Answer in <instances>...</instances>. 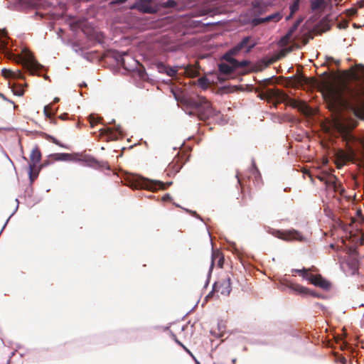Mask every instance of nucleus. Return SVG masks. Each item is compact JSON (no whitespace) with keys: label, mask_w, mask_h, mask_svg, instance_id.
<instances>
[{"label":"nucleus","mask_w":364,"mask_h":364,"mask_svg":"<svg viewBox=\"0 0 364 364\" xmlns=\"http://www.w3.org/2000/svg\"><path fill=\"white\" fill-rule=\"evenodd\" d=\"M108 55L114 59L117 63L124 69L135 71L141 80H146L149 76L144 66L127 52L110 49L108 51Z\"/></svg>","instance_id":"nucleus-1"},{"label":"nucleus","mask_w":364,"mask_h":364,"mask_svg":"<svg viewBox=\"0 0 364 364\" xmlns=\"http://www.w3.org/2000/svg\"><path fill=\"white\" fill-rule=\"evenodd\" d=\"M183 101L187 107L193 109L192 112H189V114L191 115L194 112L200 119H207L218 114V112L215 110L206 98L203 97H187L184 98Z\"/></svg>","instance_id":"nucleus-2"},{"label":"nucleus","mask_w":364,"mask_h":364,"mask_svg":"<svg viewBox=\"0 0 364 364\" xmlns=\"http://www.w3.org/2000/svg\"><path fill=\"white\" fill-rule=\"evenodd\" d=\"M49 157L55 161H74L81 163L85 166L93 168H100L105 167V163L98 161L96 158L91 155H85L82 158H72L69 153H55L49 155Z\"/></svg>","instance_id":"nucleus-3"},{"label":"nucleus","mask_w":364,"mask_h":364,"mask_svg":"<svg viewBox=\"0 0 364 364\" xmlns=\"http://www.w3.org/2000/svg\"><path fill=\"white\" fill-rule=\"evenodd\" d=\"M71 26L73 29L81 30L90 41L99 44H102L104 43V34L102 32L95 30L90 25V23L86 18H82L75 21L71 24Z\"/></svg>","instance_id":"nucleus-4"},{"label":"nucleus","mask_w":364,"mask_h":364,"mask_svg":"<svg viewBox=\"0 0 364 364\" xmlns=\"http://www.w3.org/2000/svg\"><path fill=\"white\" fill-rule=\"evenodd\" d=\"M136 182L140 187L151 191L165 190L173 184V181L164 183L160 180H153L141 176L137 177Z\"/></svg>","instance_id":"nucleus-5"},{"label":"nucleus","mask_w":364,"mask_h":364,"mask_svg":"<svg viewBox=\"0 0 364 364\" xmlns=\"http://www.w3.org/2000/svg\"><path fill=\"white\" fill-rule=\"evenodd\" d=\"M109 124H114V127H106L99 130L101 136H106L107 141H115L124 136L125 134L122 127L119 124H115V119H113Z\"/></svg>","instance_id":"nucleus-6"},{"label":"nucleus","mask_w":364,"mask_h":364,"mask_svg":"<svg viewBox=\"0 0 364 364\" xmlns=\"http://www.w3.org/2000/svg\"><path fill=\"white\" fill-rule=\"evenodd\" d=\"M23 68L31 75H43L45 67L38 63L31 54H28L23 63Z\"/></svg>","instance_id":"nucleus-7"},{"label":"nucleus","mask_w":364,"mask_h":364,"mask_svg":"<svg viewBox=\"0 0 364 364\" xmlns=\"http://www.w3.org/2000/svg\"><path fill=\"white\" fill-rule=\"evenodd\" d=\"M271 233L280 239H282L284 240L287 241H291V240H297L299 242H304L306 241V237L298 230L295 229H289L285 231L282 230H273Z\"/></svg>","instance_id":"nucleus-8"},{"label":"nucleus","mask_w":364,"mask_h":364,"mask_svg":"<svg viewBox=\"0 0 364 364\" xmlns=\"http://www.w3.org/2000/svg\"><path fill=\"white\" fill-rule=\"evenodd\" d=\"M282 18V14L280 11L274 12L264 17L251 16L249 17L245 22L251 24L252 26H257L260 24L267 23L269 22H278Z\"/></svg>","instance_id":"nucleus-9"},{"label":"nucleus","mask_w":364,"mask_h":364,"mask_svg":"<svg viewBox=\"0 0 364 364\" xmlns=\"http://www.w3.org/2000/svg\"><path fill=\"white\" fill-rule=\"evenodd\" d=\"M153 0H135L134 2L129 6V9L137 10L144 14H154L157 11L156 6L151 4Z\"/></svg>","instance_id":"nucleus-10"},{"label":"nucleus","mask_w":364,"mask_h":364,"mask_svg":"<svg viewBox=\"0 0 364 364\" xmlns=\"http://www.w3.org/2000/svg\"><path fill=\"white\" fill-rule=\"evenodd\" d=\"M302 277L309 281L313 285L318 287L323 290H328L331 287V282L321 275L306 274H303Z\"/></svg>","instance_id":"nucleus-11"},{"label":"nucleus","mask_w":364,"mask_h":364,"mask_svg":"<svg viewBox=\"0 0 364 364\" xmlns=\"http://www.w3.org/2000/svg\"><path fill=\"white\" fill-rule=\"evenodd\" d=\"M359 262V257L355 251H352L350 253H349L345 261V263L349 268L350 271V274L351 275H355L358 272Z\"/></svg>","instance_id":"nucleus-12"},{"label":"nucleus","mask_w":364,"mask_h":364,"mask_svg":"<svg viewBox=\"0 0 364 364\" xmlns=\"http://www.w3.org/2000/svg\"><path fill=\"white\" fill-rule=\"evenodd\" d=\"M278 288H279L282 291H285L286 289H289L291 291L296 292L299 294H305L308 291L307 288L302 287L299 284H293V283L289 282L286 279H281L280 284H279V286Z\"/></svg>","instance_id":"nucleus-13"},{"label":"nucleus","mask_w":364,"mask_h":364,"mask_svg":"<svg viewBox=\"0 0 364 364\" xmlns=\"http://www.w3.org/2000/svg\"><path fill=\"white\" fill-rule=\"evenodd\" d=\"M299 28V26L294 22L286 34L281 38V41L284 44L296 41L299 38V33H296Z\"/></svg>","instance_id":"nucleus-14"},{"label":"nucleus","mask_w":364,"mask_h":364,"mask_svg":"<svg viewBox=\"0 0 364 364\" xmlns=\"http://www.w3.org/2000/svg\"><path fill=\"white\" fill-rule=\"evenodd\" d=\"M268 4L264 0H253L250 11L252 16H258L266 12Z\"/></svg>","instance_id":"nucleus-15"},{"label":"nucleus","mask_w":364,"mask_h":364,"mask_svg":"<svg viewBox=\"0 0 364 364\" xmlns=\"http://www.w3.org/2000/svg\"><path fill=\"white\" fill-rule=\"evenodd\" d=\"M41 152L37 145H36L31 150L30 154V162H28V160L26 156H22V159L28 162V165H31L33 168L36 167L37 164L41 161Z\"/></svg>","instance_id":"nucleus-16"},{"label":"nucleus","mask_w":364,"mask_h":364,"mask_svg":"<svg viewBox=\"0 0 364 364\" xmlns=\"http://www.w3.org/2000/svg\"><path fill=\"white\" fill-rule=\"evenodd\" d=\"M250 40V36L242 38L239 43L232 47V50L236 51L237 53L242 50H245L246 53L250 52L255 46V43L249 44Z\"/></svg>","instance_id":"nucleus-17"},{"label":"nucleus","mask_w":364,"mask_h":364,"mask_svg":"<svg viewBox=\"0 0 364 364\" xmlns=\"http://www.w3.org/2000/svg\"><path fill=\"white\" fill-rule=\"evenodd\" d=\"M218 291H220V294L224 296H229L231 291V279L230 277H228L225 279H223L220 281L218 282Z\"/></svg>","instance_id":"nucleus-18"},{"label":"nucleus","mask_w":364,"mask_h":364,"mask_svg":"<svg viewBox=\"0 0 364 364\" xmlns=\"http://www.w3.org/2000/svg\"><path fill=\"white\" fill-rule=\"evenodd\" d=\"M318 178L323 182L326 187L329 188H333V191H338V189L343 190L340 186L337 185L331 178H330V176L328 173H323L318 176Z\"/></svg>","instance_id":"nucleus-19"},{"label":"nucleus","mask_w":364,"mask_h":364,"mask_svg":"<svg viewBox=\"0 0 364 364\" xmlns=\"http://www.w3.org/2000/svg\"><path fill=\"white\" fill-rule=\"evenodd\" d=\"M26 169L28 175L29 182L31 186L34 181L38 178L41 168L36 167L33 168L31 165H27Z\"/></svg>","instance_id":"nucleus-20"},{"label":"nucleus","mask_w":364,"mask_h":364,"mask_svg":"<svg viewBox=\"0 0 364 364\" xmlns=\"http://www.w3.org/2000/svg\"><path fill=\"white\" fill-rule=\"evenodd\" d=\"M1 73L5 76H6L7 74H9V76L14 80H24L25 77L23 73L21 70L12 71L9 69L3 68Z\"/></svg>","instance_id":"nucleus-21"},{"label":"nucleus","mask_w":364,"mask_h":364,"mask_svg":"<svg viewBox=\"0 0 364 364\" xmlns=\"http://www.w3.org/2000/svg\"><path fill=\"white\" fill-rule=\"evenodd\" d=\"M186 161L183 163H181L180 161H177L176 162L172 161L168 164V168L169 169L170 173H168V174L169 176H171V174L176 175L181 171Z\"/></svg>","instance_id":"nucleus-22"},{"label":"nucleus","mask_w":364,"mask_h":364,"mask_svg":"<svg viewBox=\"0 0 364 364\" xmlns=\"http://www.w3.org/2000/svg\"><path fill=\"white\" fill-rule=\"evenodd\" d=\"M25 86H26V84H21L15 82L11 85V91L15 95L18 97H22L24 95Z\"/></svg>","instance_id":"nucleus-23"},{"label":"nucleus","mask_w":364,"mask_h":364,"mask_svg":"<svg viewBox=\"0 0 364 364\" xmlns=\"http://www.w3.org/2000/svg\"><path fill=\"white\" fill-rule=\"evenodd\" d=\"M168 65L162 62L152 63L149 69L156 70L158 73L167 75Z\"/></svg>","instance_id":"nucleus-24"},{"label":"nucleus","mask_w":364,"mask_h":364,"mask_svg":"<svg viewBox=\"0 0 364 364\" xmlns=\"http://www.w3.org/2000/svg\"><path fill=\"white\" fill-rule=\"evenodd\" d=\"M171 336L173 337L174 341L179 346L182 347V348L184 350V352H186L193 358L196 364H200V363L196 359L192 352L177 338L176 336L173 332H171Z\"/></svg>","instance_id":"nucleus-25"},{"label":"nucleus","mask_w":364,"mask_h":364,"mask_svg":"<svg viewBox=\"0 0 364 364\" xmlns=\"http://www.w3.org/2000/svg\"><path fill=\"white\" fill-rule=\"evenodd\" d=\"M43 136L46 140H48V141L62 147V148H64L66 149H70L69 146L68 145L63 144L55 136H53L50 134H46V133H43Z\"/></svg>","instance_id":"nucleus-26"},{"label":"nucleus","mask_w":364,"mask_h":364,"mask_svg":"<svg viewBox=\"0 0 364 364\" xmlns=\"http://www.w3.org/2000/svg\"><path fill=\"white\" fill-rule=\"evenodd\" d=\"M88 119H89V122L90 123V127L92 128H94V126L95 124H105V122H104V120H103V118L100 116H99L98 114H91L89 115L88 117Z\"/></svg>","instance_id":"nucleus-27"},{"label":"nucleus","mask_w":364,"mask_h":364,"mask_svg":"<svg viewBox=\"0 0 364 364\" xmlns=\"http://www.w3.org/2000/svg\"><path fill=\"white\" fill-rule=\"evenodd\" d=\"M238 54L236 51L232 50V48L230 49L228 52L223 54V58L226 61H228L234 65L235 60H236L233 55Z\"/></svg>","instance_id":"nucleus-28"},{"label":"nucleus","mask_w":364,"mask_h":364,"mask_svg":"<svg viewBox=\"0 0 364 364\" xmlns=\"http://www.w3.org/2000/svg\"><path fill=\"white\" fill-rule=\"evenodd\" d=\"M7 48V36L5 29H0V49L4 50Z\"/></svg>","instance_id":"nucleus-29"},{"label":"nucleus","mask_w":364,"mask_h":364,"mask_svg":"<svg viewBox=\"0 0 364 364\" xmlns=\"http://www.w3.org/2000/svg\"><path fill=\"white\" fill-rule=\"evenodd\" d=\"M252 173L255 178V182L258 184L259 182L262 180V175L257 168L254 160L252 161Z\"/></svg>","instance_id":"nucleus-30"},{"label":"nucleus","mask_w":364,"mask_h":364,"mask_svg":"<svg viewBox=\"0 0 364 364\" xmlns=\"http://www.w3.org/2000/svg\"><path fill=\"white\" fill-rule=\"evenodd\" d=\"M73 48L74 49V50L79 53L83 58L87 60H90V54L88 53H84L83 50H82V48L80 47V46L78 44V43H73Z\"/></svg>","instance_id":"nucleus-31"},{"label":"nucleus","mask_w":364,"mask_h":364,"mask_svg":"<svg viewBox=\"0 0 364 364\" xmlns=\"http://www.w3.org/2000/svg\"><path fill=\"white\" fill-rule=\"evenodd\" d=\"M234 68L235 67L232 65H230L225 63H220L218 65L220 72L223 74L230 73L233 70Z\"/></svg>","instance_id":"nucleus-32"},{"label":"nucleus","mask_w":364,"mask_h":364,"mask_svg":"<svg viewBox=\"0 0 364 364\" xmlns=\"http://www.w3.org/2000/svg\"><path fill=\"white\" fill-rule=\"evenodd\" d=\"M214 266H215V259H214V257H213V255H212L211 262H210L209 270H208V274H207V279H206V281H205L204 287H203L204 289L207 288L208 286L209 285L210 279V277H211V274H212Z\"/></svg>","instance_id":"nucleus-33"},{"label":"nucleus","mask_w":364,"mask_h":364,"mask_svg":"<svg viewBox=\"0 0 364 364\" xmlns=\"http://www.w3.org/2000/svg\"><path fill=\"white\" fill-rule=\"evenodd\" d=\"M181 65H173L172 67L168 66L167 70V76L168 77H176L178 74V71L180 68H181Z\"/></svg>","instance_id":"nucleus-34"},{"label":"nucleus","mask_w":364,"mask_h":364,"mask_svg":"<svg viewBox=\"0 0 364 364\" xmlns=\"http://www.w3.org/2000/svg\"><path fill=\"white\" fill-rule=\"evenodd\" d=\"M300 8V0H292L289 4V11L295 14Z\"/></svg>","instance_id":"nucleus-35"},{"label":"nucleus","mask_w":364,"mask_h":364,"mask_svg":"<svg viewBox=\"0 0 364 364\" xmlns=\"http://www.w3.org/2000/svg\"><path fill=\"white\" fill-rule=\"evenodd\" d=\"M325 0H310V8L314 11L317 10L323 3Z\"/></svg>","instance_id":"nucleus-36"},{"label":"nucleus","mask_w":364,"mask_h":364,"mask_svg":"<svg viewBox=\"0 0 364 364\" xmlns=\"http://www.w3.org/2000/svg\"><path fill=\"white\" fill-rule=\"evenodd\" d=\"M164 6L168 9H178V4L175 0H167L164 2Z\"/></svg>","instance_id":"nucleus-37"},{"label":"nucleus","mask_w":364,"mask_h":364,"mask_svg":"<svg viewBox=\"0 0 364 364\" xmlns=\"http://www.w3.org/2000/svg\"><path fill=\"white\" fill-rule=\"evenodd\" d=\"M214 23H211V22L203 23L202 21L196 20V21H192L191 26L195 28H203L206 26L214 24Z\"/></svg>","instance_id":"nucleus-38"},{"label":"nucleus","mask_w":364,"mask_h":364,"mask_svg":"<svg viewBox=\"0 0 364 364\" xmlns=\"http://www.w3.org/2000/svg\"><path fill=\"white\" fill-rule=\"evenodd\" d=\"M218 282H214L213 288L210 292L205 296V300L209 299L213 294L214 292L218 291Z\"/></svg>","instance_id":"nucleus-39"},{"label":"nucleus","mask_w":364,"mask_h":364,"mask_svg":"<svg viewBox=\"0 0 364 364\" xmlns=\"http://www.w3.org/2000/svg\"><path fill=\"white\" fill-rule=\"evenodd\" d=\"M248 63H249V61L247 60H241V61L235 60L233 66L235 68H243L245 65H247Z\"/></svg>","instance_id":"nucleus-40"},{"label":"nucleus","mask_w":364,"mask_h":364,"mask_svg":"<svg viewBox=\"0 0 364 364\" xmlns=\"http://www.w3.org/2000/svg\"><path fill=\"white\" fill-rule=\"evenodd\" d=\"M16 201L17 202V205L15 208V210H14V212L11 214V215L8 218V219L6 220V221L5 222L4 226L2 227L1 231H0V235L1 234V232H3V230H4L5 227L6 226L9 220H10V218L15 214V213L18 210V200L16 198Z\"/></svg>","instance_id":"nucleus-41"},{"label":"nucleus","mask_w":364,"mask_h":364,"mask_svg":"<svg viewBox=\"0 0 364 364\" xmlns=\"http://www.w3.org/2000/svg\"><path fill=\"white\" fill-rule=\"evenodd\" d=\"M183 210L186 213H190L192 216H193V217L200 220L201 221H203V218L196 213V211L192 210H190V209H188V208H183Z\"/></svg>","instance_id":"nucleus-42"},{"label":"nucleus","mask_w":364,"mask_h":364,"mask_svg":"<svg viewBox=\"0 0 364 364\" xmlns=\"http://www.w3.org/2000/svg\"><path fill=\"white\" fill-rule=\"evenodd\" d=\"M291 272H296V273H299L300 275H303V274H308L307 273V269L306 268H302L301 269H291Z\"/></svg>","instance_id":"nucleus-43"},{"label":"nucleus","mask_w":364,"mask_h":364,"mask_svg":"<svg viewBox=\"0 0 364 364\" xmlns=\"http://www.w3.org/2000/svg\"><path fill=\"white\" fill-rule=\"evenodd\" d=\"M128 0H112L110 4L113 6L121 5L126 3Z\"/></svg>","instance_id":"nucleus-44"},{"label":"nucleus","mask_w":364,"mask_h":364,"mask_svg":"<svg viewBox=\"0 0 364 364\" xmlns=\"http://www.w3.org/2000/svg\"><path fill=\"white\" fill-rule=\"evenodd\" d=\"M305 294H310L312 296L314 297H317V298H320L321 297V296L320 294H318V293H316L313 291H311L310 289H308V291H306V293L305 294H303L302 295H305Z\"/></svg>","instance_id":"nucleus-45"},{"label":"nucleus","mask_w":364,"mask_h":364,"mask_svg":"<svg viewBox=\"0 0 364 364\" xmlns=\"http://www.w3.org/2000/svg\"><path fill=\"white\" fill-rule=\"evenodd\" d=\"M326 61L328 63H337L338 65L339 64V61L338 60H336V59H334L333 57L331 56H326Z\"/></svg>","instance_id":"nucleus-46"},{"label":"nucleus","mask_w":364,"mask_h":364,"mask_svg":"<svg viewBox=\"0 0 364 364\" xmlns=\"http://www.w3.org/2000/svg\"><path fill=\"white\" fill-rule=\"evenodd\" d=\"M48 107H51L50 104L44 107L43 112H44L46 117H50V114L48 111Z\"/></svg>","instance_id":"nucleus-47"},{"label":"nucleus","mask_w":364,"mask_h":364,"mask_svg":"<svg viewBox=\"0 0 364 364\" xmlns=\"http://www.w3.org/2000/svg\"><path fill=\"white\" fill-rule=\"evenodd\" d=\"M226 240V242H227L228 243V245H229V248H230V249H232V250H234V251H235V242H230V241H229V240Z\"/></svg>","instance_id":"nucleus-48"},{"label":"nucleus","mask_w":364,"mask_h":364,"mask_svg":"<svg viewBox=\"0 0 364 364\" xmlns=\"http://www.w3.org/2000/svg\"><path fill=\"white\" fill-rule=\"evenodd\" d=\"M304 18L303 16H299L295 21V23H297L299 26H301V23L303 22Z\"/></svg>","instance_id":"nucleus-49"},{"label":"nucleus","mask_w":364,"mask_h":364,"mask_svg":"<svg viewBox=\"0 0 364 364\" xmlns=\"http://www.w3.org/2000/svg\"><path fill=\"white\" fill-rule=\"evenodd\" d=\"M0 95H1V97H2L5 101H7V102H10L11 104H13V105H14V109L16 108V106L15 105L14 102L12 100H9V99H8V98L4 95H3V94H1Z\"/></svg>","instance_id":"nucleus-50"},{"label":"nucleus","mask_w":364,"mask_h":364,"mask_svg":"<svg viewBox=\"0 0 364 364\" xmlns=\"http://www.w3.org/2000/svg\"><path fill=\"white\" fill-rule=\"evenodd\" d=\"M69 114L68 113H63L60 115L59 118L62 120H67L68 119Z\"/></svg>","instance_id":"nucleus-51"},{"label":"nucleus","mask_w":364,"mask_h":364,"mask_svg":"<svg viewBox=\"0 0 364 364\" xmlns=\"http://www.w3.org/2000/svg\"><path fill=\"white\" fill-rule=\"evenodd\" d=\"M50 164H51V162L50 161H45L43 162V164H41V166H39L38 168H40L41 169L43 167H46V166H49Z\"/></svg>","instance_id":"nucleus-52"},{"label":"nucleus","mask_w":364,"mask_h":364,"mask_svg":"<svg viewBox=\"0 0 364 364\" xmlns=\"http://www.w3.org/2000/svg\"><path fill=\"white\" fill-rule=\"evenodd\" d=\"M172 199V197L169 194V193H166L164 196H163V200H170Z\"/></svg>","instance_id":"nucleus-53"},{"label":"nucleus","mask_w":364,"mask_h":364,"mask_svg":"<svg viewBox=\"0 0 364 364\" xmlns=\"http://www.w3.org/2000/svg\"><path fill=\"white\" fill-rule=\"evenodd\" d=\"M294 15V14L290 12L289 14L287 15L285 18L286 21H289L290 19H291L293 18Z\"/></svg>","instance_id":"nucleus-54"},{"label":"nucleus","mask_w":364,"mask_h":364,"mask_svg":"<svg viewBox=\"0 0 364 364\" xmlns=\"http://www.w3.org/2000/svg\"><path fill=\"white\" fill-rule=\"evenodd\" d=\"M316 305L319 306V308L321 309H325L324 306L323 304H321L316 303Z\"/></svg>","instance_id":"nucleus-55"},{"label":"nucleus","mask_w":364,"mask_h":364,"mask_svg":"<svg viewBox=\"0 0 364 364\" xmlns=\"http://www.w3.org/2000/svg\"><path fill=\"white\" fill-rule=\"evenodd\" d=\"M16 350H14L13 352L11 353V355L9 356V359H11L16 353ZM10 361V360H9L8 363Z\"/></svg>","instance_id":"nucleus-56"},{"label":"nucleus","mask_w":364,"mask_h":364,"mask_svg":"<svg viewBox=\"0 0 364 364\" xmlns=\"http://www.w3.org/2000/svg\"><path fill=\"white\" fill-rule=\"evenodd\" d=\"M59 101H60V98H59V97H55L53 99V102H54V103H58Z\"/></svg>","instance_id":"nucleus-57"},{"label":"nucleus","mask_w":364,"mask_h":364,"mask_svg":"<svg viewBox=\"0 0 364 364\" xmlns=\"http://www.w3.org/2000/svg\"><path fill=\"white\" fill-rule=\"evenodd\" d=\"M235 177L237 178V183L241 185V179L240 178L238 174H236Z\"/></svg>","instance_id":"nucleus-58"},{"label":"nucleus","mask_w":364,"mask_h":364,"mask_svg":"<svg viewBox=\"0 0 364 364\" xmlns=\"http://www.w3.org/2000/svg\"><path fill=\"white\" fill-rule=\"evenodd\" d=\"M223 264V259H220L218 261V266L222 267Z\"/></svg>","instance_id":"nucleus-59"},{"label":"nucleus","mask_w":364,"mask_h":364,"mask_svg":"<svg viewBox=\"0 0 364 364\" xmlns=\"http://www.w3.org/2000/svg\"><path fill=\"white\" fill-rule=\"evenodd\" d=\"M343 363H346L347 362V360L345 358H342L341 360Z\"/></svg>","instance_id":"nucleus-60"},{"label":"nucleus","mask_w":364,"mask_h":364,"mask_svg":"<svg viewBox=\"0 0 364 364\" xmlns=\"http://www.w3.org/2000/svg\"><path fill=\"white\" fill-rule=\"evenodd\" d=\"M236 360H237V359L235 358H232V364H236Z\"/></svg>","instance_id":"nucleus-61"},{"label":"nucleus","mask_w":364,"mask_h":364,"mask_svg":"<svg viewBox=\"0 0 364 364\" xmlns=\"http://www.w3.org/2000/svg\"><path fill=\"white\" fill-rule=\"evenodd\" d=\"M290 191V188H289V187H287V188H285L284 189V191H285V192H287V191Z\"/></svg>","instance_id":"nucleus-62"},{"label":"nucleus","mask_w":364,"mask_h":364,"mask_svg":"<svg viewBox=\"0 0 364 364\" xmlns=\"http://www.w3.org/2000/svg\"><path fill=\"white\" fill-rule=\"evenodd\" d=\"M331 214H332V213L331 211H329L328 213H326L327 216H328V217H331Z\"/></svg>","instance_id":"nucleus-63"},{"label":"nucleus","mask_w":364,"mask_h":364,"mask_svg":"<svg viewBox=\"0 0 364 364\" xmlns=\"http://www.w3.org/2000/svg\"><path fill=\"white\" fill-rule=\"evenodd\" d=\"M269 79H270V78H265V79H264V80H263V81H267V80H269Z\"/></svg>","instance_id":"nucleus-64"}]
</instances>
